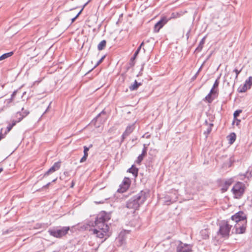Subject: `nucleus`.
I'll use <instances>...</instances> for the list:
<instances>
[{"label": "nucleus", "mask_w": 252, "mask_h": 252, "mask_svg": "<svg viewBox=\"0 0 252 252\" xmlns=\"http://www.w3.org/2000/svg\"><path fill=\"white\" fill-rule=\"evenodd\" d=\"M110 219L109 214L104 211L99 213L96 216L94 221L95 228L93 230V233L99 238L109 236V226L106 223Z\"/></svg>", "instance_id": "nucleus-1"}, {"label": "nucleus", "mask_w": 252, "mask_h": 252, "mask_svg": "<svg viewBox=\"0 0 252 252\" xmlns=\"http://www.w3.org/2000/svg\"><path fill=\"white\" fill-rule=\"evenodd\" d=\"M148 193L145 191L142 190L136 195L129 199L126 203V207L131 209V212L138 209L139 206L144 203L146 200Z\"/></svg>", "instance_id": "nucleus-2"}, {"label": "nucleus", "mask_w": 252, "mask_h": 252, "mask_svg": "<svg viewBox=\"0 0 252 252\" xmlns=\"http://www.w3.org/2000/svg\"><path fill=\"white\" fill-rule=\"evenodd\" d=\"M69 229V226H63L49 229L48 232L50 235L57 238H61L66 235Z\"/></svg>", "instance_id": "nucleus-3"}, {"label": "nucleus", "mask_w": 252, "mask_h": 252, "mask_svg": "<svg viewBox=\"0 0 252 252\" xmlns=\"http://www.w3.org/2000/svg\"><path fill=\"white\" fill-rule=\"evenodd\" d=\"M231 227L232 225L229 224V220L223 221L220 226L218 235L221 237H228Z\"/></svg>", "instance_id": "nucleus-4"}, {"label": "nucleus", "mask_w": 252, "mask_h": 252, "mask_svg": "<svg viewBox=\"0 0 252 252\" xmlns=\"http://www.w3.org/2000/svg\"><path fill=\"white\" fill-rule=\"evenodd\" d=\"M245 185L242 182H237L232 189V191L236 198H240L244 193Z\"/></svg>", "instance_id": "nucleus-5"}, {"label": "nucleus", "mask_w": 252, "mask_h": 252, "mask_svg": "<svg viewBox=\"0 0 252 252\" xmlns=\"http://www.w3.org/2000/svg\"><path fill=\"white\" fill-rule=\"evenodd\" d=\"M246 219L247 216L243 211H239L231 217V220L236 222V223L247 221Z\"/></svg>", "instance_id": "nucleus-6"}, {"label": "nucleus", "mask_w": 252, "mask_h": 252, "mask_svg": "<svg viewBox=\"0 0 252 252\" xmlns=\"http://www.w3.org/2000/svg\"><path fill=\"white\" fill-rule=\"evenodd\" d=\"M192 251V245L183 243L181 241H179L176 248L177 252H191Z\"/></svg>", "instance_id": "nucleus-7"}, {"label": "nucleus", "mask_w": 252, "mask_h": 252, "mask_svg": "<svg viewBox=\"0 0 252 252\" xmlns=\"http://www.w3.org/2000/svg\"><path fill=\"white\" fill-rule=\"evenodd\" d=\"M247 227V221L241 223H236L234 226L235 233L236 234H243L245 233Z\"/></svg>", "instance_id": "nucleus-8"}, {"label": "nucleus", "mask_w": 252, "mask_h": 252, "mask_svg": "<svg viewBox=\"0 0 252 252\" xmlns=\"http://www.w3.org/2000/svg\"><path fill=\"white\" fill-rule=\"evenodd\" d=\"M131 181L129 178L125 177L120 185V188L118 189L119 192H124L126 191L129 187Z\"/></svg>", "instance_id": "nucleus-9"}, {"label": "nucleus", "mask_w": 252, "mask_h": 252, "mask_svg": "<svg viewBox=\"0 0 252 252\" xmlns=\"http://www.w3.org/2000/svg\"><path fill=\"white\" fill-rule=\"evenodd\" d=\"M168 20L166 17L162 18L159 21H158L154 26V31L155 32H158L160 29L167 22Z\"/></svg>", "instance_id": "nucleus-10"}, {"label": "nucleus", "mask_w": 252, "mask_h": 252, "mask_svg": "<svg viewBox=\"0 0 252 252\" xmlns=\"http://www.w3.org/2000/svg\"><path fill=\"white\" fill-rule=\"evenodd\" d=\"M61 167V162L58 161L53 164V165L44 174V177H46L49 174L54 173L56 171L59 170Z\"/></svg>", "instance_id": "nucleus-11"}, {"label": "nucleus", "mask_w": 252, "mask_h": 252, "mask_svg": "<svg viewBox=\"0 0 252 252\" xmlns=\"http://www.w3.org/2000/svg\"><path fill=\"white\" fill-rule=\"evenodd\" d=\"M134 125H130V126H128L125 131H124V132L123 133V134H122V141H123L124 140V139H125V138L126 137H127V136H128L133 130L134 129Z\"/></svg>", "instance_id": "nucleus-12"}, {"label": "nucleus", "mask_w": 252, "mask_h": 252, "mask_svg": "<svg viewBox=\"0 0 252 252\" xmlns=\"http://www.w3.org/2000/svg\"><path fill=\"white\" fill-rule=\"evenodd\" d=\"M29 111L25 110L23 108L22 109V112H19L16 113V117L18 118V122H20L24 118L29 114Z\"/></svg>", "instance_id": "nucleus-13"}, {"label": "nucleus", "mask_w": 252, "mask_h": 252, "mask_svg": "<svg viewBox=\"0 0 252 252\" xmlns=\"http://www.w3.org/2000/svg\"><path fill=\"white\" fill-rule=\"evenodd\" d=\"M127 172L131 173L136 178L138 176V169L133 165L127 170Z\"/></svg>", "instance_id": "nucleus-14"}, {"label": "nucleus", "mask_w": 252, "mask_h": 252, "mask_svg": "<svg viewBox=\"0 0 252 252\" xmlns=\"http://www.w3.org/2000/svg\"><path fill=\"white\" fill-rule=\"evenodd\" d=\"M142 85L141 83L138 82L136 80H135L133 84H131L129 88L130 91H135L136 90L139 86Z\"/></svg>", "instance_id": "nucleus-15"}, {"label": "nucleus", "mask_w": 252, "mask_h": 252, "mask_svg": "<svg viewBox=\"0 0 252 252\" xmlns=\"http://www.w3.org/2000/svg\"><path fill=\"white\" fill-rule=\"evenodd\" d=\"M205 37H204L201 39V40L199 42V44L198 47L196 48L195 51H196L197 52H200L202 50V49L203 47V45L205 43Z\"/></svg>", "instance_id": "nucleus-16"}, {"label": "nucleus", "mask_w": 252, "mask_h": 252, "mask_svg": "<svg viewBox=\"0 0 252 252\" xmlns=\"http://www.w3.org/2000/svg\"><path fill=\"white\" fill-rule=\"evenodd\" d=\"M18 120H12L11 123H9L8 126L6 127L7 132H9L12 127L16 125V124L18 123Z\"/></svg>", "instance_id": "nucleus-17"}, {"label": "nucleus", "mask_w": 252, "mask_h": 252, "mask_svg": "<svg viewBox=\"0 0 252 252\" xmlns=\"http://www.w3.org/2000/svg\"><path fill=\"white\" fill-rule=\"evenodd\" d=\"M232 182L230 180L226 181L222 188L223 192L226 191L228 189L229 187L231 185Z\"/></svg>", "instance_id": "nucleus-18"}, {"label": "nucleus", "mask_w": 252, "mask_h": 252, "mask_svg": "<svg viewBox=\"0 0 252 252\" xmlns=\"http://www.w3.org/2000/svg\"><path fill=\"white\" fill-rule=\"evenodd\" d=\"M106 45V41L105 40H102L97 45V49L99 51L102 50L104 49Z\"/></svg>", "instance_id": "nucleus-19"}, {"label": "nucleus", "mask_w": 252, "mask_h": 252, "mask_svg": "<svg viewBox=\"0 0 252 252\" xmlns=\"http://www.w3.org/2000/svg\"><path fill=\"white\" fill-rule=\"evenodd\" d=\"M13 55V52H10L8 53H4L3 55H2L1 56H0V61L5 60V59L11 57Z\"/></svg>", "instance_id": "nucleus-20"}, {"label": "nucleus", "mask_w": 252, "mask_h": 252, "mask_svg": "<svg viewBox=\"0 0 252 252\" xmlns=\"http://www.w3.org/2000/svg\"><path fill=\"white\" fill-rule=\"evenodd\" d=\"M250 89V87L249 86L246 85L245 84L242 87H240L239 88V92L240 93H244L247 90Z\"/></svg>", "instance_id": "nucleus-21"}, {"label": "nucleus", "mask_w": 252, "mask_h": 252, "mask_svg": "<svg viewBox=\"0 0 252 252\" xmlns=\"http://www.w3.org/2000/svg\"><path fill=\"white\" fill-rule=\"evenodd\" d=\"M213 126V124H209L207 129L204 131V133L206 135V136L211 132Z\"/></svg>", "instance_id": "nucleus-22"}, {"label": "nucleus", "mask_w": 252, "mask_h": 252, "mask_svg": "<svg viewBox=\"0 0 252 252\" xmlns=\"http://www.w3.org/2000/svg\"><path fill=\"white\" fill-rule=\"evenodd\" d=\"M200 233L203 239H206L209 238V235L206 229L202 230Z\"/></svg>", "instance_id": "nucleus-23"}, {"label": "nucleus", "mask_w": 252, "mask_h": 252, "mask_svg": "<svg viewBox=\"0 0 252 252\" xmlns=\"http://www.w3.org/2000/svg\"><path fill=\"white\" fill-rule=\"evenodd\" d=\"M245 84L250 87V89L252 86V77L250 76L248 79H247L245 82Z\"/></svg>", "instance_id": "nucleus-24"}, {"label": "nucleus", "mask_w": 252, "mask_h": 252, "mask_svg": "<svg viewBox=\"0 0 252 252\" xmlns=\"http://www.w3.org/2000/svg\"><path fill=\"white\" fill-rule=\"evenodd\" d=\"M145 156H142L141 154H140L137 158V159L135 161V162L140 165L141 164V161L143 160Z\"/></svg>", "instance_id": "nucleus-25"}, {"label": "nucleus", "mask_w": 252, "mask_h": 252, "mask_svg": "<svg viewBox=\"0 0 252 252\" xmlns=\"http://www.w3.org/2000/svg\"><path fill=\"white\" fill-rule=\"evenodd\" d=\"M205 99L209 103H211L213 100H214V98H212V95L210 94H208L206 97H205Z\"/></svg>", "instance_id": "nucleus-26"}, {"label": "nucleus", "mask_w": 252, "mask_h": 252, "mask_svg": "<svg viewBox=\"0 0 252 252\" xmlns=\"http://www.w3.org/2000/svg\"><path fill=\"white\" fill-rule=\"evenodd\" d=\"M105 56H103L98 62L97 63H96V64H95V65L94 66V67L93 68H92V69H91L90 70H89L86 74H88L90 72H91L92 70H93L94 68L95 67H96V66H97L100 63H102V62L103 61V60H104V59L105 58Z\"/></svg>", "instance_id": "nucleus-27"}, {"label": "nucleus", "mask_w": 252, "mask_h": 252, "mask_svg": "<svg viewBox=\"0 0 252 252\" xmlns=\"http://www.w3.org/2000/svg\"><path fill=\"white\" fill-rule=\"evenodd\" d=\"M242 111L241 110H237L236 111H235L233 114L234 118H237V117L240 115Z\"/></svg>", "instance_id": "nucleus-28"}, {"label": "nucleus", "mask_w": 252, "mask_h": 252, "mask_svg": "<svg viewBox=\"0 0 252 252\" xmlns=\"http://www.w3.org/2000/svg\"><path fill=\"white\" fill-rule=\"evenodd\" d=\"M182 15V14L179 13H173L172 14V18H177L180 17Z\"/></svg>", "instance_id": "nucleus-29"}, {"label": "nucleus", "mask_w": 252, "mask_h": 252, "mask_svg": "<svg viewBox=\"0 0 252 252\" xmlns=\"http://www.w3.org/2000/svg\"><path fill=\"white\" fill-rule=\"evenodd\" d=\"M89 148H90V147H87L86 146H84V156L86 155V157H88V152L89 150Z\"/></svg>", "instance_id": "nucleus-30"}, {"label": "nucleus", "mask_w": 252, "mask_h": 252, "mask_svg": "<svg viewBox=\"0 0 252 252\" xmlns=\"http://www.w3.org/2000/svg\"><path fill=\"white\" fill-rule=\"evenodd\" d=\"M219 83H220V82H219V78H217L216 80L215 83H214V85H213L212 88H214V89H215V88H217L219 86Z\"/></svg>", "instance_id": "nucleus-31"}, {"label": "nucleus", "mask_w": 252, "mask_h": 252, "mask_svg": "<svg viewBox=\"0 0 252 252\" xmlns=\"http://www.w3.org/2000/svg\"><path fill=\"white\" fill-rule=\"evenodd\" d=\"M103 115H106V112L104 110L102 111L99 114H98L94 120H96V121H97L99 119V117Z\"/></svg>", "instance_id": "nucleus-32"}, {"label": "nucleus", "mask_w": 252, "mask_h": 252, "mask_svg": "<svg viewBox=\"0 0 252 252\" xmlns=\"http://www.w3.org/2000/svg\"><path fill=\"white\" fill-rule=\"evenodd\" d=\"M242 69L238 70L237 68H235L233 70V72H235L236 76H235V79H237L238 76L239 74V73L241 72Z\"/></svg>", "instance_id": "nucleus-33"}, {"label": "nucleus", "mask_w": 252, "mask_h": 252, "mask_svg": "<svg viewBox=\"0 0 252 252\" xmlns=\"http://www.w3.org/2000/svg\"><path fill=\"white\" fill-rule=\"evenodd\" d=\"M16 93H17V91H14L13 92V93L11 95L10 99L8 100V102H11V101H12V100L14 99V96L16 94Z\"/></svg>", "instance_id": "nucleus-34"}, {"label": "nucleus", "mask_w": 252, "mask_h": 252, "mask_svg": "<svg viewBox=\"0 0 252 252\" xmlns=\"http://www.w3.org/2000/svg\"><path fill=\"white\" fill-rule=\"evenodd\" d=\"M141 155L144 156H146L147 155V148L145 147V145H144V148L142 150Z\"/></svg>", "instance_id": "nucleus-35"}, {"label": "nucleus", "mask_w": 252, "mask_h": 252, "mask_svg": "<svg viewBox=\"0 0 252 252\" xmlns=\"http://www.w3.org/2000/svg\"><path fill=\"white\" fill-rule=\"evenodd\" d=\"M217 90H215V89L212 88L211 89V91H210V93H209V94L212 95V94H215L216 93H217Z\"/></svg>", "instance_id": "nucleus-36"}, {"label": "nucleus", "mask_w": 252, "mask_h": 252, "mask_svg": "<svg viewBox=\"0 0 252 252\" xmlns=\"http://www.w3.org/2000/svg\"><path fill=\"white\" fill-rule=\"evenodd\" d=\"M87 157H86V156L84 155L83 157L81 158V159L80 160V162L82 163V162H85L86 160Z\"/></svg>", "instance_id": "nucleus-37"}, {"label": "nucleus", "mask_w": 252, "mask_h": 252, "mask_svg": "<svg viewBox=\"0 0 252 252\" xmlns=\"http://www.w3.org/2000/svg\"><path fill=\"white\" fill-rule=\"evenodd\" d=\"M233 136L231 135L230 141L231 143H233L235 140V134L233 133Z\"/></svg>", "instance_id": "nucleus-38"}, {"label": "nucleus", "mask_w": 252, "mask_h": 252, "mask_svg": "<svg viewBox=\"0 0 252 252\" xmlns=\"http://www.w3.org/2000/svg\"><path fill=\"white\" fill-rule=\"evenodd\" d=\"M139 52H138V51H136L134 54L133 58L131 59L134 60L136 58V57L137 56V55L139 54Z\"/></svg>", "instance_id": "nucleus-39"}, {"label": "nucleus", "mask_w": 252, "mask_h": 252, "mask_svg": "<svg viewBox=\"0 0 252 252\" xmlns=\"http://www.w3.org/2000/svg\"><path fill=\"white\" fill-rule=\"evenodd\" d=\"M143 137H145L146 138H149L150 137V135L148 133H145L143 136Z\"/></svg>", "instance_id": "nucleus-40"}, {"label": "nucleus", "mask_w": 252, "mask_h": 252, "mask_svg": "<svg viewBox=\"0 0 252 252\" xmlns=\"http://www.w3.org/2000/svg\"><path fill=\"white\" fill-rule=\"evenodd\" d=\"M9 231L11 232V231H12V230L11 229L7 230L6 231L3 232V234H6L8 233V232Z\"/></svg>", "instance_id": "nucleus-41"}, {"label": "nucleus", "mask_w": 252, "mask_h": 252, "mask_svg": "<svg viewBox=\"0 0 252 252\" xmlns=\"http://www.w3.org/2000/svg\"><path fill=\"white\" fill-rule=\"evenodd\" d=\"M236 120V125L238 126L241 122L240 120L237 119V118L234 119Z\"/></svg>", "instance_id": "nucleus-42"}, {"label": "nucleus", "mask_w": 252, "mask_h": 252, "mask_svg": "<svg viewBox=\"0 0 252 252\" xmlns=\"http://www.w3.org/2000/svg\"><path fill=\"white\" fill-rule=\"evenodd\" d=\"M198 74V72H196V74L192 77V79L194 80L196 78L197 75Z\"/></svg>", "instance_id": "nucleus-43"}, {"label": "nucleus", "mask_w": 252, "mask_h": 252, "mask_svg": "<svg viewBox=\"0 0 252 252\" xmlns=\"http://www.w3.org/2000/svg\"><path fill=\"white\" fill-rule=\"evenodd\" d=\"M50 185V183H48V184H47L46 185H44L43 186V188H48L49 187V186Z\"/></svg>", "instance_id": "nucleus-44"}, {"label": "nucleus", "mask_w": 252, "mask_h": 252, "mask_svg": "<svg viewBox=\"0 0 252 252\" xmlns=\"http://www.w3.org/2000/svg\"><path fill=\"white\" fill-rule=\"evenodd\" d=\"M77 18V16H76L75 17H74V18H73L71 19V23L74 22Z\"/></svg>", "instance_id": "nucleus-45"}, {"label": "nucleus", "mask_w": 252, "mask_h": 252, "mask_svg": "<svg viewBox=\"0 0 252 252\" xmlns=\"http://www.w3.org/2000/svg\"><path fill=\"white\" fill-rule=\"evenodd\" d=\"M203 64H204V63H203V64L201 65V66L200 67V68H199V69L198 70V71H197V72H198V73H199V72L201 71V69H202V66H203Z\"/></svg>", "instance_id": "nucleus-46"}, {"label": "nucleus", "mask_w": 252, "mask_h": 252, "mask_svg": "<svg viewBox=\"0 0 252 252\" xmlns=\"http://www.w3.org/2000/svg\"><path fill=\"white\" fill-rule=\"evenodd\" d=\"M172 202L171 201V200H167L165 201V203L167 205H169L170 204V203H171Z\"/></svg>", "instance_id": "nucleus-47"}, {"label": "nucleus", "mask_w": 252, "mask_h": 252, "mask_svg": "<svg viewBox=\"0 0 252 252\" xmlns=\"http://www.w3.org/2000/svg\"><path fill=\"white\" fill-rule=\"evenodd\" d=\"M51 104V102L50 103V104H49V106H48V107H47V109H46V111L44 112V113H46V112H47V111L48 110V109H49V107H50V106Z\"/></svg>", "instance_id": "nucleus-48"}, {"label": "nucleus", "mask_w": 252, "mask_h": 252, "mask_svg": "<svg viewBox=\"0 0 252 252\" xmlns=\"http://www.w3.org/2000/svg\"><path fill=\"white\" fill-rule=\"evenodd\" d=\"M83 9H82L79 12V13L76 15V16H77V17H78V16L80 14V13H81Z\"/></svg>", "instance_id": "nucleus-49"}, {"label": "nucleus", "mask_w": 252, "mask_h": 252, "mask_svg": "<svg viewBox=\"0 0 252 252\" xmlns=\"http://www.w3.org/2000/svg\"><path fill=\"white\" fill-rule=\"evenodd\" d=\"M83 9H82L79 12V13L76 15V16H77V17H78V16L80 14V13H81Z\"/></svg>", "instance_id": "nucleus-50"}, {"label": "nucleus", "mask_w": 252, "mask_h": 252, "mask_svg": "<svg viewBox=\"0 0 252 252\" xmlns=\"http://www.w3.org/2000/svg\"><path fill=\"white\" fill-rule=\"evenodd\" d=\"M141 47L140 46H139V47L138 48V49L136 50V51H138V52H140V49H141Z\"/></svg>", "instance_id": "nucleus-51"}, {"label": "nucleus", "mask_w": 252, "mask_h": 252, "mask_svg": "<svg viewBox=\"0 0 252 252\" xmlns=\"http://www.w3.org/2000/svg\"><path fill=\"white\" fill-rule=\"evenodd\" d=\"M143 45H144V42H142L141 43V44H140V45L139 46H140V47H141Z\"/></svg>", "instance_id": "nucleus-52"}, {"label": "nucleus", "mask_w": 252, "mask_h": 252, "mask_svg": "<svg viewBox=\"0 0 252 252\" xmlns=\"http://www.w3.org/2000/svg\"><path fill=\"white\" fill-rule=\"evenodd\" d=\"M189 31L187 33V38H189Z\"/></svg>", "instance_id": "nucleus-53"}, {"label": "nucleus", "mask_w": 252, "mask_h": 252, "mask_svg": "<svg viewBox=\"0 0 252 252\" xmlns=\"http://www.w3.org/2000/svg\"><path fill=\"white\" fill-rule=\"evenodd\" d=\"M3 169L2 168H0V173L2 171Z\"/></svg>", "instance_id": "nucleus-54"}, {"label": "nucleus", "mask_w": 252, "mask_h": 252, "mask_svg": "<svg viewBox=\"0 0 252 252\" xmlns=\"http://www.w3.org/2000/svg\"><path fill=\"white\" fill-rule=\"evenodd\" d=\"M1 138H2L1 133H0V140H1Z\"/></svg>", "instance_id": "nucleus-55"}, {"label": "nucleus", "mask_w": 252, "mask_h": 252, "mask_svg": "<svg viewBox=\"0 0 252 252\" xmlns=\"http://www.w3.org/2000/svg\"><path fill=\"white\" fill-rule=\"evenodd\" d=\"M56 180H57V179H55L53 180L52 182H56Z\"/></svg>", "instance_id": "nucleus-56"}, {"label": "nucleus", "mask_w": 252, "mask_h": 252, "mask_svg": "<svg viewBox=\"0 0 252 252\" xmlns=\"http://www.w3.org/2000/svg\"><path fill=\"white\" fill-rule=\"evenodd\" d=\"M88 4V2L86 3L84 5V7H85L87 4Z\"/></svg>", "instance_id": "nucleus-57"}, {"label": "nucleus", "mask_w": 252, "mask_h": 252, "mask_svg": "<svg viewBox=\"0 0 252 252\" xmlns=\"http://www.w3.org/2000/svg\"><path fill=\"white\" fill-rule=\"evenodd\" d=\"M73 186V183H72L71 184V187H72Z\"/></svg>", "instance_id": "nucleus-58"}]
</instances>
